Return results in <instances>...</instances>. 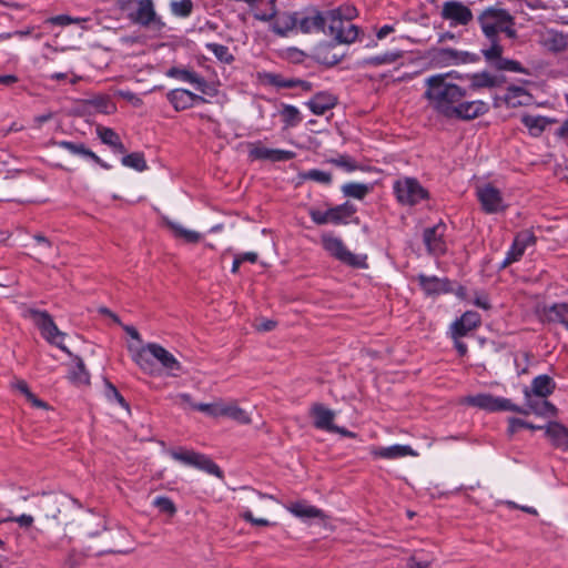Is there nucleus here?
Returning <instances> with one entry per match:
<instances>
[{
	"label": "nucleus",
	"mask_w": 568,
	"mask_h": 568,
	"mask_svg": "<svg viewBox=\"0 0 568 568\" xmlns=\"http://www.w3.org/2000/svg\"><path fill=\"white\" fill-rule=\"evenodd\" d=\"M121 162L124 166L132 168L140 172L148 169L146 162H145L142 153H138V152L130 153V154L123 156Z\"/></svg>",
	"instance_id": "nucleus-46"
},
{
	"label": "nucleus",
	"mask_w": 568,
	"mask_h": 568,
	"mask_svg": "<svg viewBox=\"0 0 568 568\" xmlns=\"http://www.w3.org/2000/svg\"><path fill=\"white\" fill-rule=\"evenodd\" d=\"M468 53L466 52H458L454 49H440L437 52L436 58L446 61V60H462L463 62L467 61Z\"/></svg>",
	"instance_id": "nucleus-53"
},
{
	"label": "nucleus",
	"mask_w": 568,
	"mask_h": 568,
	"mask_svg": "<svg viewBox=\"0 0 568 568\" xmlns=\"http://www.w3.org/2000/svg\"><path fill=\"white\" fill-rule=\"evenodd\" d=\"M326 23H328V19H326V13L322 14L317 12L313 17L303 18L298 22V28L301 29L302 32L308 33L314 29L324 30Z\"/></svg>",
	"instance_id": "nucleus-34"
},
{
	"label": "nucleus",
	"mask_w": 568,
	"mask_h": 568,
	"mask_svg": "<svg viewBox=\"0 0 568 568\" xmlns=\"http://www.w3.org/2000/svg\"><path fill=\"white\" fill-rule=\"evenodd\" d=\"M106 387V397L109 399L114 398L122 407H124L128 412H130V406L124 399V397L119 393L116 387L110 383L108 379L104 381Z\"/></svg>",
	"instance_id": "nucleus-54"
},
{
	"label": "nucleus",
	"mask_w": 568,
	"mask_h": 568,
	"mask_svg": "<svg viewBox=\"0 0 568 568\" xmlns=\"http://www.w3.org/2000/svg\"><path fill=\"white\" fill-rule=\"evenodd\" d=\"M54 144L67 149L69 152L83 158L92 159L94 162L100 163L101 159L91 150L87 149L82 143H73L69 141L54 142Z\"/></svg>",
	"instance_id": "nucleus-35"
},
{
	"label": "nucleus",
	"mask_w": 568,
	"mask_h": 568,
	"mask_svg": "<svg viewBox=\"0 0 568 568\" xmlns=\"http://www.w3.org/2000/svg\"><path fill=\"white\" fill-rule=\"evenodd\" d=\"M222 402L223 400L220 399V400H216L211 404H204V403L193 404V407L200 412L209 414L210 416H212L214 418H219V417H221L220 410L222 407Z\"/></svg>",
	"instance_id": "nucleus-51"
},
{
	"label": "nucleus",
	"mask_w": 568,
	"mask_h": 568,
	"mask_svg": "<svg viewBox=\"0 0 568 568\" xmlns=\"http://www.w3.org/2000/svg\"><path fill=\"white\" fill-rule=\"evenodd\" d=\"M250 158L252 160H268L271 162L288 161L295 156L292 151L268 149L261 144H250Z\"/></svg>",
	"instance_id": "nucleus-18"
},
{
	"label": "nucleus",
	"mask_w": 568,
	"mask_h": 568,
	"mask_svg": "<svg viewBox=\"0 0 568 568\" xmlns=\"http://www.w3.org/2000/svg\"><path fill=\"white\" fill-rule=\"evenodd\" d=\"M355 213V207L349 204L345 203L343 205H337L335 207L328 209L326 211V215L328 216V222L332 223H341L345 219L352 216Z\"/></svg>",
	"instance_id": "nucleus-36"
},
{
	"label": "nucleus",
	"mask_w": 568,
	"mask_h": 568,
	"mask_svg": "<svg viewBox=\"0 0 568 568\" xmlns=\"http://www.w3.org/2000/svg\"><path fill=\"white\" fill-rule=\"evenodd\" d=\"M425 98L428 105L448 119L473 120L488 111L483 101H464L466 90L454 83L449 74H436L426 79Z\"/></svg>",
	"instance_id": "nucleus-1"
},
{
	"label": "nucleus",
	"mask_w": 568,
	"mask_h": 568,
	"mask_svg": "<svg viewBox=\"0 0 568 568\" xmlns=\"http://www.w3.org/2000/svg\"><path fill=\"white\" fill-rule=\"evenodd\" d=\"M337 103L336 97L321 92L307 102L311 111L316 115H323L326 111L333 109Z\"/></svg>",
	"instance_id": "nucleus-26"
},
{
	"label": "nucleus",
	"mask_w": 568,
	"mask_h": 568,
	"mask_svg": "<svg viewBox=\"0 0 568 568\" xmlns=\"http://www.w3.org/2000/svg\"><path fill=\"white\" fill-rule=\"evenodd\" d=\"M33 239L38 243L39 248L37 250V253L39 255L47 254L48 251L52 247L51 241L41 233L36 234Z\"/></svg>",
	"instance_id": "nucleus-61"
},
{
	"label": "nucleus",
	"mask_w": 568,
	"mask_h": 568,
	"mask_svg": "<svg viewBox=\"0 0 568 568\" xmlns=\"http://www.w3.org/2000/svg\"><path fill=\"white\" fill-rule=\"evenodd\" d=\"M556 384L548 375H539L531 383V393L536 397L546 398L554 393Z\"/></svg>",
	"instance_id": "nucleus-30"
},
{
	"label": "nucleus",
	"mask_w": 568,
	"mask_h": 568,
	"mask_svg": "<svg viewBox=\"0 0 568 568\" xmlns=\"http://www.w3.org/2000/svg\"><path fill=\"white\" fill-rule=\"evenodd\" d=\"M241 516L244 520L251 523L252 525L263 526V527L271 525V523L265 518L254 517L252 510L248 508L246 510H244Z\"/></svg>",
	"instance_id": "nucleus-63"
},
{
	"label": "nucleus",
	"mask_w": 568,
	"mask_h": 568,
	"mask_svg": "<svg viewBox=\"0 0 568 568\" xmlns=\"http://www.w3.org/2000/svg\"><path fill=\"white\" fill-rule=\"evenodd\" d=\"M34 506L41 527L50 530L68 528L81 510V504L63 491L42 493Z\"/></svg>",
	"instance_id": "nucleus-2"
},
{
	"label": "nucleus",
	"mask_w": 568,
	"mask_h": 568,
	"mask_svg": "<svg viewBox=\"0 0 568 568\" xmlns=\"http://www.w3.org/2000/svg\"><path fill=\"white\" fill-rule=\"evenodd\" d=\"M500 83L501 81L497 77L488 72L477 73L471 77L473 88H495Z\"/></svg>",
	"instance_id": "nucleus-40"
},
{
	"label": "nucleus",
	"mask_w": 568,
	"mask_h": 568,
	"mask_svg": "<svg viewBox=\"0 0 568 568\" xmlns=\"http://www.w3.org/2000/svg\"><path fill=\"white\" fill-rule=\"evenodd\" d=\"M297 24V20L291 14H280L275 18L273 23V31L280 36H285L288 31L293 30Z\"/></svg>",
	"instance_id": "nucleus-38"
},
{
	"label": "nucleus",
	"mask_w": 568,
	"mask_h": 568,
	"mask_svg": "<svg viewBox=\"0 0 568 568\" xmlns=\"http://www.w3.org/2000/svg\"><path fill=\"white\" fill-rule=\"evenodd\" d=\"M529 428V429H541L542 427L541 426H535L532 424H529L523 419H519V418H510L509 419V433L510 434H514L518 430V428Z\"/></svg>",
	"instance_id": "nucleus-62"
},
{
	"label": "nucleus",
	"mask_w": 568,
	"mask_h": 568,
	"mask_svg": "<svg viewBox=\"0 0 568 568\" xmlns=\"http://www.w3.org/2000/svg\"><path fill=\"white\" fill-rule=\"evenodd\" d=\"M128 349L131 353L133 362L146 373H151L153 368V362L149 355L156 359L171 375H175L174 372L182 369L181 363L174 355L160 344L149 343L141 347L129 345Z\"/></svg>",
	"instance_id": "nucleus-3"
},
{
	"label": "nucleus",
	"mask_w": 568,
	"mask_h": 568,
	"mask_svg": "<svg viewBox=\"0 0 568 568\" xmlns=\"http://www.w3.org/2000/svg\"><path fill=\"white\" fill-rule=\"evenodd\" d=\"M442 17L453 24L467 26L473 20V12L462 2L447 1L443 4Z\"/></svg>",
	"instance_id": "nucleus-16"
},
{
	"label": "nucleus",
	"mask_w": 568,
	"mask_h": 568,
	"mask_svg": "<svg viewBox=\"0 0 568 568\" xmlns=\"http://www.w3.org/2000/svg\"><path fill=\"white\" fill-rule=\"evenodd\" d=\"M282 115L284 118V121L290 125L295 124L300 120V112L293 105H285L282 111Z\"/></svg>",
	"instance_id": "nucleus-60"
},
{
	"label": "nucleus",
	"mask_w": 568,
	"mask_h": 568,
	"mask_svg": "<svg viewBox=\"0 0 568 568\" xmlns=\"http://www.w3.org/2000/svg\"><path fill=\"white\" fill-rule=\"evenodd\" d=\"M480 323V316L476 312L467 311L452 325L453 338L465 336Z\"/></svg>",
	"instance_id": "nucleus-23"
},
{
	"label": "nucleus",
	"mask_w": 568,
	"mask_h": 568,
	"mask_svg": "<svg viewBox=\"0 0 568 568\" xmlns=\"http://www.w3.org/2000/svg\"><path fill=\"white\" fill-rule=\"evenodd\" d=\"M328 19L329 34L339 43H352L358 36V28L351 23H344L341 9H334L326 12Z\"/></svg>",
	"instance_id": "nucleus-9"
},
{
	"label": "nucleus",
	"mask_w": 568,
	"mask_h": 568,
	"mask_svg": "<svg viewBox=\"0 0 568 568\" xmlns=\"http://www.w3.org/2000/svg\"><path fill=\"white\" fill-rule=\"evenodd\" d=\"M164 222L166 226L172 231L173 235L176 239L184 241L185 243H197L202 239V235L199 232L185 229L174 221L164 219Z\"/></svg>",
	"instance_id": "nucleus-29"
},
{
	"label": "nucleus",
	"mask_w": 568,
	"mask_h": 568,
	"mask_svg": "<svg viewBox=\"0 0 568 568\" xmlns=\"http://www.w3.org/2000/svg\"><path fill=\"white\" fill-rule=\"evenodd\" d=\"M521 121L529 129L530 134L534 136L541 134L545 128L552 122L547 118L534 115H524Z\"/></svg>",
	"instance_id": "nucleus-37"
},
{
	"label": "nucleus",
	"mask_w": 568,
	"mask_h": 568,
	"mask_svg": "<svg viewBox=\"0 0 568 568\" xmlns=\"http://www.w3.org/2000/svg\"><path fill=\"white\" fill-rule=\"evenodd\" d=\"M490 41V47L488 49L483 50V54L486 61L493 63L495 65L496 62L503 59V47L498 42V38L488 39Z\"/></svg>",
	"instance_id": "nucleus-45"
},
{
	"label": "nucleus",
	"mask_w": 568,
	"mask_h": 568,
	"mask_svg": "<svg viewBox=\"0 0 568 568\" xmlns=\"http://www.w3.org/2000/svg\"><path fill=\"white\" fill-rule=\"evenodd\" d=\"M240 500L247 507L255 508L258 513L267 514L275 504V498L271 495L262 494L252 488L243 487L240 489Z\"/></svg>",
	"instance_id": "nucleus-14"
},
{
	"label": "nucleus",
	"mask_w": 568,
	"mask_h": 568,
	"mask_svg": "<svg viewBox=\"0 0 568 568\" xmlns=\"http://www.w3.org/2000/svg\"><path fill=\"white\" fill-rule=\"evenodd\" d=\"M75 367L69 372V379L77 385H89L90 374L81 357L74 356Z\"/></svg>",
	"instance_id": "nucleus-33"
},
{
	"label": "nucleus",
	"mask_w": 568,
	"mask_h": 568,
	"mask_svg": "<svg viewBox=\"0 0 568 568\" xmlns=\"http://www.w3.org/2000/svg\"><path fill=\"white\" fill-rule=\"evenodd\" d=\"M477 196L486 213H499L507 207L500 191L490 184L478 187Z\"/></svg>",
	"instance_id": "nucleus-13"
},
{
	"label": "nucleus",
	"mask_w": 568,
	"mask_h": 568,
	"mask_svg": "<svg viewBox=\"0 0 568 568\" xmlns=\"http://www.w3.org/2000/svg\"><path fill=\"white\" fill-rule=\"evenodd\" d=\"M515 242H517V246H520L524 250H526L527 246L535 244L536 237L531 231L526 230V231L520 232L515 237Z\"/></svg>",
	"instance_id": "nucleus-58"
},
{
	"label": "nucleus",
	"mask_w": 568,
	"mask_h": 568,
	"mask_svg": "<svg viewBox=\"0 0 568 568\" xmlns=\"http://www.w3.org/2000/svg\"><path fill=\"white\" fill-rule=\"evenodd\" d=\"M548 320L552 322H560L565 325L568 318V304L559 303L554 304L546 312Z\"/></svg>",
	"instance_id": "nucleus-42"
},
{
	"label": "nucleus",
	"mask_w": 568,
	"mask_h": 568,
	"mask_svg": "<svg viewBox=\"0 0 568 568\" xmlns=\"http://www.w3.org/2000/svg\"><path fill=\"white\" fill-rule=\"evenodd\" d=\"M168 100L172 103L176 111L191 108L196 101H204L200 95L184 89H174L168 93Z\"/></svg>",
	"instance_id": "nucleus-24"
},
{
	"label": "nucleus",
	"mask_w": 568,
	"mask_h": 568,
	"mask_svg": "<svg viewBox=\"0 0 568 568\" xmlns=\"http://www.w3.org/2000/svg\"><path fill=\"white\" fill-rule=\"evenodd\" d=\"M515 368L518 375L525 374L528 372L529 361H530V354L528 352H517L511 354Z\"/></svg>",
	"instance_id": "nucleus-48"
},
{
	"label": "nucleus",
	"mask_w": 568,
	"mask_h": 568,
	"mask_svg": "<svg viewBox=\"0 0 568 568\" xmlns=\"http://www.w3.org/2000/svg\"><path fill=\"white\" fill-rule=\"evenodd\" d=\"M30 316L34 320L36 325L40 329L42 336L50 343L58 346L61 351L72 356V353L69 348L59 341L64 338L65 333L61 332L55 323L53 322L51 315L45 311L38 310H29Z\"/></svg>",
	"instance_id": "nucleus-7"
},
{
	"label": "nucleus",
	"mask_w": 568,
	"mask_h": 568,
	"mask_svg": "<svg viewBox=\"0 0 568 568\" xmlns=\"http://www.w3.org/2000/svg\"><path fill=\"white\" fill-rule=\"evenodd\" d=\"M329 162L345 171L352 172L358 169L356 162L348 155H339L338 158L331 159Z\"/></svg>",
	"instance_id": "nucleus-55"
},
{
	"label": "nucleus",
	"mask_w": 568,
	"mask_h": 568,
	"mask_svg": "<svg viewBox=\"0 0 568 568\" xmlns=\"http://www.w3.org/2000/svg\"><path fill=\"white\" fill-rule=\"evenodd\" d=\"M526 399H527V408H520L521 410H528V414H536L539 416H556L558 414V409L550 402L545 398H537L531 395L529 390H525Z\"/></svg>",
	"instance_id": "nucleus-21"
},
{
	"label": "nucleus",
	"mask_w": 568,
	"mask_h": 568,
	"mask_svg": "<svg viewBox=\"0 0 568 568\" xmlns=\"http://www.w3.org/2000/svg\"><path fill=\"white\" fill-rule=\"evenodd\" d=\"M153 505L163 514H166L169 517H173L178 509L174 503L164 496H159L154 499Z\"/></svg>",
	"instance_id": "nucleus-49"
},
{
	"label": "nucleus",
	"mask_w": 568,
	"mask_h": 568,
	"mask_svg": "<svg viewBox=\"0 0 568 568\" xmlns=\"http://www.w3.org/2000/svg\"><path fill=\"white\" fill-rule=\"evenodd\" d=\"M525 250L520 246H517V242L514 241V244L510 248V251L507 253V257L501 264V267H507L513 262H516L520 258V256L524 254Z\"/></svg>",
	"instance_id": "nucleus-59"
},
{
	"label": "nucleus",
	"mask_w": 568,
	"mask_h": 568,
	"mask_svg": "<svg viewBox=\"0 0 568 568\" xmlns=\"http://www.w3.org/2000/svg\"><path fill=\"white\" fill-rule=\"evenodd\" d=\"M418 281L426 294H439L450 291V283L446 278H438L436 276L419 275Z\"/></svg>",
	"instance_id": "nucleus-27"
},
{
	"label": "nucleus",
	"mask_w": 568,
	"mask_h": 568,
	"mask_svg": "<svg viewBox=\"0 0 568 568\" xmlns=\"http://www.w3.org/2000/svg\"><path fill=\"white\" fill-rule=\"evenodd\" d=\"M546 435L552 445L568 450V428L558 422H551L546 426Z\"/></svg>",
	"instance_id": "nucleus-25"
},
{
	"label": "nucleus",
	"mask_w": 568,
	"mask_h": 568,
	"mask_svg": "<svg viewBox=\"0 0 568 568\" xmlns=\"http://www.w3.org/2000/svg\"><path fill=\"white\" fill-rule=\"evenodd\" d=\"M301 178L304 180H312L323 184H329L332 182L331 173L320 170H311L308 172L302 173Z\"/></svg>",
	"instance_id": "nucleus-50"
},
{
	"label": "nucleus",
	"mask_w": 568,
	"mask_h": 568,
	"mask_svg": "<svg viewBox=\"0 0 568 568\" xmlns=\"http://www.w3.org/2000/svg\"><path fill=\"white\" fill-rule=\"evenodd\" d=\"M130 3L135 6L133 12L130 13V19L143 27H149L154 23H160L156 16L153 0H129Z\"/></svg>",
	"instance_id": "nucleus-15"
},
{
	"label": "nucleus",
	"mask_w": 568,
	"mask_h": 568,
	"mask_svg": "<svg viewBox=\"0 0 568 568\" xmlns=\"http://www.w3.org/2000/svg\"><path fill=\"white\" fill-rule=\"evenodd\" d=\"M345 196L362 200L369 192V186L363 183H347L342 186Z\"/></svg>",
	"instance_id": "nucleus-43"
},
{
	"label": "nucleus",
	"mask_w": 568,
	"mask_h": 568,
	"mask_svg": "<svg viewBox=\"0 0 568 568\" xmlns=\"http://www.w3.org/2000/svg\"><path fill=\"white\" fill-rule=\"evenodd\" d=\"M310 415L313 418V425L317 429L337 433L345 437L354 438L356 434L347 430L346 428L334 425L336 413L322 403H314L310 408Z\"/></svg>",
	"instance_id": "nucleus-8"
},
{
	"label": "nucleus",
	"mask_w": 568,
	"mask_h": 568,
	"mask_svg": "<svg viewBox=\"0 0 568 568\" xmlns=\"http://www.w3.org/2000/svg\"><path fill=\"white\" fill-rule=\"evenodd\" d=\"M207 48L222 62L230 63L233 60V55L230 53L229 48L225 45L211 43L207 44Z\"/></svg>",
	"instance_id": "nucleus-52"
},
{
	"label": "nucleus",
	"mask_w": 568,
	"mask_h": 568,
	"mask_svg": "<svg viewBox=\"0 0 568 568\" xmlns=\"http://www.w3.org/2000/svg\"><path fill=\"white\" fill-rule=\"evenodd\" d=\"M477 20L487 39L498 38L499 32L506 33L510 39L517 38L515 19L503 8L488 7L478 14Z\"/></svg>",
	"instance_id": "nucleus-4"
},
{
	"label": "nucleus",
	"mask_w": 568,
	"mask_h": 568,
	"mask_svg": "<svg viewBox=\"0 0 568 568\" xmlns=\"http://www.w3.org/2000/svg\"><path fill=\"white\" fill-rule=\"evenodd\" d=\"M505 100L506 103L510 106L525 105L528 104L530 95L523 88L510 87L505 97Z\"/></svg>",
	"instance_id": "nucleus-39"
},
{
	"label": "nucleus",
	"mask_w": 568,
	"mask_h": 568,
	"mask_svg": "<svg viewBox=\"0 0 568 568\" xmlns=\"http://www.w3.org/2000/svg\"><path fill=\"white\" fill-rule=\"evenodd\" d=\"M116 110L115 104L108 95H93L81 100L78 105L79 115H94L97 113L112 114Z\"/></svg>",
	"instance_id": "nucleus-12"
},
{
	"label": "nucleus",
	"mask_w": 568,
	"mask_h": 568,
	"mask_svg": "<svg viewBox=\"0 0 568 568\" xmlns=\"http://www.w3.org/2000/svg\"><path fill=\"white\" fill-rule=\"evenodd\" d=\"M371 454L374 458H382V459H389V460L403 458L406 456H413V457L418 456V453L416 450H414L410 446L399 445V444L388 446V447L374 446L371 448Z\"/></svg>",
	"instance_id": "nucleus-19"
},
{
	"label": "nucleus",
	"mask_w": 568,
	"mask_h": 568,
	"mask_svg": "<svg viewBox=\"0 0 568 568\" xmlns=\"http://www.w3.org/2000/svg\"><path fill=\"white\" fill-rule=\"evenodd\" d=\"M220 414L221 417H227L240 425L252 423L250 413L240 407L236 400H223Z\"/></svg>",
	"instance_id": "nucleus-22"
},
{
	"label": "nucleus",
	"mask_w": 568,
	"mask_h": 568,
	"mask_svg": "<svg viewBox=\"0 0 568 568\" xmlns=\"http://www.w3.org/2000/svg\"><path fill=\"white\" fill-rule=\"evenodd\" d=\"M331 45H321L316 49L315 57L316 59L324 64L334 65L339 61V58L336 54L331 55L332 51Z\"/></svg>",
	"instance_id": "nucleus-47"
},
{
	"label": "nucleus",
	"mask_w": 568,
	"mask_h": 568,
	"mask_svg": "<svg viewBox=\"0 0 568 568\" xmlns=\"http://www.w3.org/2000/svg\"><path fill=\"white\" fill-rule=\"evenodd\" d=\"M394 189L402 204L414 205L427 196V191L413 178L397 181Z\"/></svg>",
	"instance_id": "nucleus-11"
},
{
	"label": "nucleus",
	"mask_w": 568,
	"mask_h": 568,
	"mask_svg": "<svg viewBox=\"0 0 568 568\" xmlns=\"http://www.w3.org/2000/svg\"><path fill=\"white\" fill-rule=\"evenodd\" d=\"M116 95L129 101L135 108H139L143 104L142 99H140L136 94H134L131 91L120 90L116 92Z\"/></svg>",
	"instance_id": "nucleus-64"
},
{
	"label": "nucleus",
	"mask_w": 568,
	"mask_h": 568,
	"mask_svg": "<svg viewBox=\"0 0 568 568\" xmlns=\"http://www.w3.org/2000/svg\"><path fill=\"white\" fill-rule=\"evenodd\" d=\"M463 403L486 409L489 412L511 410L523 415H527L528 410H521L520 407L511 404L509 399L495 397L490 394H478L475 396H466Z\"/></svg>",
	"instance_id": "nucleus-10"
},
{
	"label": "nucleus",
	"mask_w": 568,
	"mask_h": 568,
	"mask_svg": "<svg viewBox=\"0 0 568 568\" xmlns=\"http://www.w3.org/2000/svg\"><path fill=\"white\" fill-rule=\"evenodd\" d=\"M85 531L92 538L100 536L103 531H106V527L103 520L95 516H89L84 520Z\"/></svg>",
	"instance_id": "nucleus-44"
},
{
	"label": "nucleus",
	"mask_w": 568,
	"mask_h": 568,
	"mask_svg": "<svg viewBox=\"0 0 568 568\" xmlns=\"http://www.w3.org/2000/svg\"><path fill=\"white\" fill-rule=\"evenodd\" d=\"M169 455L176 462L193 466L219 478L223 477L221 468L207 456L183 447L169 449Z\"/></svg>",
	"instance_id": "nucleus-6"
},
{
	"label": "nucleus",
	"mask_w": 568,
	"mask_h": 568,
	"mask_svg": "<svg viewBox=\"0 0 568 568\" xmlns=\"http://www.w3.org/2000/svg\"><path fill=\"white\" fill-rule=\"evenodd\" d=\"M287 510L302 520L320 519L324 527H327L329 518L322 509L310 505L306 501H295L287 506Z\"/></svg>",
	"instance_id": "nucleus-17"
},
{
	"label": "nucleus",
	"mask_w": 568,
	"mask_h": 568,
	"mask_svg": "<svg viewBox=\"0 0 568 568\" xmlns=\"http://www.w3.org/2000/svg\"><path fill=\"white\" fill-rule=\"evenodd\" d=\"M495 68L498 70H507L520 73H527V71L520 65L519 62L509 59H501L495 63Z\"/></svg>",
	"instance_id": "nucleus-56"
},
{
	"label": "nucleus",
	"mask_w": 568,
	"mask_h": 568,
	"mask_svg": "<svg viewBox=\"0 0 568 568\" xmlns=\"http://www.w3.org/2000/svg\"><path fill=\"white\" fill-rule=\"evenodd\" d=\"M267 78L270 79V82L282 88H294L300 87L304 91H311L312 90V83L300 80V79H291V80H281L278 75L276 74H268Z\"/></svg>",
	"instance_id": "nucleus-41"
},
{
	"label": "nucleus",
	"mask_w": 568,
	"mask_h": 568,
	"mask_svg": "<svg viewBox=\"0 0 568 568\" xmlns=\"http://www.w3.org/2000/svg\"><path fill=\"white\" fill-rule=\"evenodd\" d=\"M542 44L551 52H561L568 47V37L562 32L549 30L542 37Z\"/></svg>",
	"instance_id": "nucleus-28"
},
{
	"label": "nucleus",
	"mask_w": 568,
	"mask_h": 568,
	"mask_svg": "<svg viewBox=\"0 0 568 568\" xmlns=\"http://www.w3.org/2000/svg\"><path fill=\"white\" fill-rule=\"evenodd\" d=\"M443 236L444 226L442 224L435 225L424 231V243L430 254L438 255L445 252L446 247L443 241Z\"/></svg>",
	"instance_id": "nucleus-20"
},
{
	"label": "nucleus",
	"mask_w": 568,
	"mask_h": 568,
	"mask_svg": "<svg viewBox=\"0 0 568 568\" xmlns=\"http://www.w3.org/2000/svg\"><path fill=\"white\" fill-rule=\"evenodd\" d=\"M171 8L174 14L186 17L192 11V1L191 0H181V1H173L171 3Z\"/></svg>",
	"instance_id": "nucleus-57"
},
{
	"label": "nucleus",
	"mask_w": 568,
	"mask_h": 568,
	"mask_svg": "<svg viewBox=\"0 0 568 568\" xmlns=\"http://www.w3.org/2000/svg\"><path fill=\"white\" fill-rule=\"evenodd\" d=\"M323 247L339 262L355 267V268H367L366 255H357L352 253L343 243V241L331 234H323L321 237Z\"/></svg>",
	"instance_id": "nucleus-5"
},
{
	"label": "nucleus",
	"mask_w": 568,
	"mask_h": 568,
	"mask_svg": "<svg viewBox=\"0 0 568 568\" xmlns=\"http://www.w3.org/2000/svg\"><path fill=\"white\" fill-rule=\"evenodd\" d=\"M97 133L104 144L114 148L120 153H125V148L115 131L110 128L98 125Z\"/></svg>",
	"instance_id": "nucleus-32"
},
{
	"label": "nucleus",
	"mask_w": 568,
	"mask_h": 568,
	"mask_svg": "<svg viewBox=\"0 0 568 568\" xmlns=\"http://www.w3.org/2000/svg\"><path fill=\"white\" fill-rule=\"evenodd\" d=\"M169 77H176L183 81L190 82L195 85L197 90L201 92H205L206 82L200 78L196 73L184 70V69H178V68H171L168 71Z\"/></svg>",
	"instance_id": "nucleus-31"
}]
</instances>
